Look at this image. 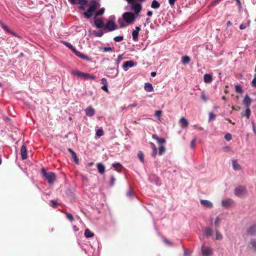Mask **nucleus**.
I'll return each mask as SVG.
<instances>
[{
	"mask_svg": "<svg viewBox=\"0 0 256 256\" xmlns=\"http://www.w3.org/2000/svg\"><path fill=\"white\" fill-rule=\"evenodd\" d=\"M20 154L22 160H26L27 158V150L24 145H22L21 147Z\"/></svg>",
	"mask_w": 256,
	"mask_h": 256,
	"instance_id": "15",
	"label": "nucleus"
},
{
	"mask_svg": "<svg viewBox=\"0 0 256 256\" xmlns=\"http://www.w3.org/2000/svg\"><path fill=\"white\" fill-rule=\"evenodd\" d=\"M66 216L70 222H72L74 220V217L70 213H66Z\"/></svg>",
	"mask_w": 256,
	"mask_h": 256,
	"instance_id": "46",
	"label": "nucleus"
},
{
	"mask_svg": "<svg viewBox=\"0 0 256 256\" xmlns=\"http://www.w3.org/2000/svg\"><path fill=\"white\" fill-rule=\"evenodd\" d=\"M220 2V0H214L210 5V6H214L216 4H218Z\"/></svg>",
	"mask_w": 256,
	"mask_h": 256,
	"instance_id": "52",
	"label": "nucleus"
},
{
	"mask_svg": "<svg viewBox=\"0 0 256 256\" xmlns=\"http://www.w3.org/2000/svg\"><path fill=\"white\" fill-rule=\"evenodd\" d=\"M114 40L116 42H120L124 40V36H116L114 38Z\"/></svg>",
	"mask_w": 256,
	"mask_h": 256,
	"instance_id": "40",
	"label": "nucleus"
},
{
	"mask_svg": "<svg viewBox=\"0 0 256 256\" xmlns=\"http://www.w3.org/2000/svg\"><path fill=\"white\" fill-rule=\"evenodd\" d=\"M216 115L210 112L209 113L208 121L210 122L215 119Z\"/></svg>",
	"mask_w": 256,
	"mask_h": 256,
	"instance_id": "42",
	"label": "nucleus"
},
{
	"mask_svg": "<svg viewBox=\"0 0 256 256\" xmlns=\"http://www.w3.org/2000/svg\"><path fill=\"white\" fill-rule=\"evenodd\" d=\"M252 86L256 88V74L254 76V78L252 81Z\"/></svg>",
	"mask_w": 256,
	"mask_h": 256,
	"instance_id": "51",
	"label": "nucleus"
},
{
	"mask_svg": "<svg viewBox=\"0 0 256 256\" xmlns=\"http://www.w3.org/2000/svg\"><path fill=\"white\" fill-rule=\"evenodd\" d=\"M97 168L98 172L100 174H104L105 172V166L103 164L100 162L98 163L97 164Z\"/></svg>",
	"mask_w": 256,
	"mask_h": 256,
	"instance_id": "19",
	"label": "nucleus"
},
{
	"mask_svg": "<svg viewBox=\"0 0 256 256\" xmlns=\"http://www.w3.org/2000/svg\"><path fill=\"white\" fill-rule=\"evenodd\" d=\"M105 9L104 8H101L99 10L96 11V14L94 15L95 17H98L99 16H101L104 14V12Z\"/></svg>",
	"mask_w": 256,
	"mask_h": 256,
	"instance_id": "29",
	"label": "nucleus"
},
{
	"mask_svg": "<svg viewBox=\"0 0 256 256\" xmlns=\"http://www.w3.org/2000/svg\"><path fill=\"white\" fill-rule=\"evenodd\" d=\"M252 102V99L248 94L246 95L242 101V103L245 107L250 108Z\"/></svg>",
	"mask_w": 256,
	"mask_h": 256,
	"instance_id": "11",
	"label": "nucleus"
},
{
	"mask_svg": "<svg viewBox=\"0 0 256 256\" xmlns=\"http://www.w3.org/2000/svg\"><path fill=\"white\" fill-rule=\"evenodd\" d=\"M95 34L97 36H102L104 34V32L102 30H99L95 32Z\"/></svg>",
	"mask_w": 256,
	"mask_h": 256,
	"instance_id": "56",
	"label": "nucleus"
},
{
	"mask_svg": "<svg viewBox=\"0 0 256 256\" xmlns=\"http://www.w3.org/2000/svg\"><path fill=\"white\" fill-rule=\"evenodd\" d=\"M247 24H242L240 26V30H244L247 27Z\"/></svg>",
	"mask_w": 256,
	"mask_h": 256,
	"instance_id": "63",
	"label": "nucleus"
},
{
	"mask_svg": "<svg viewBox=\"0 0 256 256\" xmlns=\"http://www.w3.org/2000/svg\"><path fill=\"white\" fill-rule=\"evenodd\" d=\"M115 182H116V178H114V176H111L110 178V186H113L114 185V184H115Z\"/></svg>",
	"mask_w": 256,
	"mask_h": 256,
	"instance_id": "43",
	"label": "nucleus"
},
{
	"mask_svg": "<svg viewBox=\"0 0 256 256\" xmlns=\"http://www.w3.org/2000/svg\"><path fill=\"white\" fill-rule=\"evenodd\" d=\"M42 174L50 184H53L56 180V174L52 172H47L44 168H42Z\"/></svg>",
	"mask_w": 256,
	"mask_h": 256,
	"instance_id": "3",
	"label": "nucleus"
},
{
	"mask_svg": "<svg viewBox=\"0 0 256 256\" xmlns=\"http://www.w3.org/2000/svg\"><path fill=\"white\" fill-rule=\"evenodd\" d=\"M68 151L71 154L72 156V158L74 159V161L76 163H77L78 161V160L77 158L76 154V152L72 149H71L70 148H68Z\"/></svg>",
	"mask_w": 256,
	"mask_h": 256,
	"instance_id": "23",
	"label": "nucleus"
},
{
	"mask_svg": "<svg viewBox=\"0 0 256 256\" xmlns=\"http://www.w3.org/2000/svg\"><path fill=\"white\" fill-rule=\"evenodd\" d=\"M108 70L112 71V72H108L106 74V76L110 77L111 78H115L118 74V70L117 68H108Z\"/></svg>",
	"mask_w": 256,
	"mask_h": 256,
	"instance_id": "7",
	"label": "nucleus"
},
{
	"mask_svg": "<svg viewBox=\"0 0 256 256\" xmlns=\"http://www.w3.org/2000/svg\"><path fill=\"white\" fill-rule=\"evenodd\" d=\"M71 48H70V49L71 50H72V52H74L77 56L78 54V53H79L80 52L78 51L73 46H72Z\"/></svg>",
	"mask_w": 256,
	"mask_h": 256,
	"instance_id": "54",
	"label": "nucleus"
},
{
	"mask_svg": "<svg viewBox=\"0 0 256 256\" xmlns=\"http://www.w3.org/2000/svg\"><path fill=\"white\" fill-rule=\"evenodd\" d=\"M94 26L98 28H101L104 26V24L102 20L100 18H98L97 17H94Z\"/></svg>",
	"mask_w": 256,
	"mask_h": 256,
	"instance_id": "9",
	"label": "nucleus"
},
{
	"mask_svg": "<svg viewBox=\"0 0 256 256\" xmlns=\"http://www.w3.org/2000/svg\"><path fill=\"white\" fill-rule=\"evenodd\" d=\"M191 252L187 249H184V256H190Z\"/></svg>",
	"mask_w": 256,
	"mask_h": 256,
	"instance_id": "49",
	"label": "nucleus"
},
{
	"mask_svg": "<svg viewBox=\"0 0 256 256\" xmlns=\"http://www.w3.org/2000/svg\"><path fill=\"white\" fill-rule=\"evenodd\" d=\"M62 42L69 48H72L71 47L72 45L68 42L62 40Z\"/></svg>",
	"mask_w": 256,
	"mask_h": 256,
	"instance_id": "50",
	"label": "nucleus"
},
{
	"mask_svg": "<svg viewBox=\"0 0 256 256\" xmlns=\"http://www.w3.org/2000/svg\"><path fill=\"white\" fill-rule=\"evenodd\" d=\"M112 166L114 168H118V167H122V165L120 162H117V163L113 164H112Z\"/></svg>",
	"mask_w": 256,
	"mask_h": 256,
	"instance_id": "62",
	"label": "nucleus"
},
{
	"mask_svg": "<svg viewBox=\"0 0 256 256\" xmlns=\"http://www.w3.org/2000/svg\"><path fill=\"white\" fill-rule=\"evenodd\" d=\"M235 91L239 94L242 93V89L240 84H236L235 86Z\"/></svg>",
	"mask_w": 256,
	"mask_h": 256,
	"instance_id": "34",
	"label": "nucleus"
},
{
	"mask_svg": "<svg viewBox=\"0 0 256 256\" xmlns=\"http://www.w3.org/2000/svg\"><path fill=\"white\" fill-rule=\"evenodd\" d=\"M77 56L83 60H86V61H90L91 60L90 58V57L80 52L79 53H78V54Z\"/></svg>",
	"mask_w": 256,
	"mask_h": 256,
	"instance_id": "24",
	"label": "nucleus"
},
{
	"mask_svg": "<svg viewBox=\"0 0 256 256\" xmlns=\"http://www.w3.org/2000/svg\"><path fill=\"white\" fill-rule=\"evenodd\" d=\"M157 142H158V143L160 144H162L166 142V140L164 139V138H159L158 140H157Z\"/></svg>",
	"mask_w": 256,
	"mask_h": 256,
	"instance_id": "57",
	"label": "nucleus"
},
{
	"mask_svg": "<svg viewBox=\"0 0 256 256\" xmlns=\"http://www.w3.org/2000/svg\"><path fill=\"white\" fill-rule=\"evenodd\" d=\"M0 26L3 28V30L6 31L7 32L10 33V32L11 31V30H10L8 26L2 21H0Z\"/></svg>",
	"mask_w": 256,
	"mask_h": 256,
	"instance_id": "32",
	"label": "nucleus"
},
{
	"mask_svg": "<svg viewBox=\"0 0 256 256\" xmlns=\"http://www.w3.org/2000/svg\"><path fill=\"white\" fill-rule=\"evenodd\" d=\"M96 134L98 136L100 137L104 134V132H103L102 130L98 129L96 132Z\"/></svg>",
	"mask_w": 256,
	"mask_h": 256,
	"instance_id": "45",
	"label": "nucleus"
},
{
	"mask_svg": "<svg viewBox=\"0 0 256 256\" xmlns=\"http://www.w3.org/2000/svg\"><path fill=\"white\" fill-rule=\"evenodd\" d=\"M190 61V58L188 56H185L182 57V62L184 65L188 64Z\"/></svg>",
	"mask_w": 256,
	"mask_h": 256,
	"instance_id": "26",
	"label": "nucleus"
},
{
	"mask_svg": "<svg viewBox=\"0 0 256 256\" xmlns=\"http://www.w3.org/2000/svg\"><path fill=\"white\" fill-rule=\"evenodd\" d=\"M126 196L130 198L136 197L135 193L130 188L129 190L126 192Z\"/></svg>",
	"mask_w": 256,
	"mask_h": 256,
	"instance_id": "28",
	"label": "nucleus"
},
{
	"mask_svg": "<svg viewBox=\"0 0 256 256\" xmlns=\"http://www.w3.org/2000/svg\"><path fill=\"white\" fill-rule=\"evenodd\" d=\"M84 236L86 237L89 238L92 237L94 236V234L89 229L86 228L84 231Z\"/></svg>",
	"mask_w": 256,
	"mask_h": 256,
	"instance_id": "27",
	"label": "nucleus"
},
{
	"mask_svg": "<svg viewBox=\"0 0 256 256\" xmlns=\"http://www.w3.org/2000/svg\"><path fill=\"white\" fill-rule=\"evenodd\" d=\"M128 4H130V10L132 12H124L122 18H119L118 22L120 28H126L134 23L136 19L139 16L140 13L142 11V5L136 1V0H125Z\"/></svg>",
	"mask_w": 256,
	"mask_h": 256,
	"instance_id": "1",
	"label": "nucleus"
},
{
	"mask_svg": "<svg viewBox=\"0 0 256 256\" xmlns=\"http://www.w3.org/2000/svg\"><path fill=\"white\" fill-rule=\"evenodd\" d=\"M220 220H221V219L218 216H217L216 218V219L214 220V224L216 227H218V226L219 223L220 222Z\"/></svg>",
	"mask_w": 256,
	"mask_h": 256,
	"instance_id": "41",
	"label": "nucleus"
},
{
	"mask_svg": "<svg viewBox=\"0 0 256 256\" xmlns=\"http://www.w3.org/2000/svg\"><path fill=\"white\" fill-rule=\"evenodd\" d=\"M139 32L137 31L134 30L132 32V40L134 41H137L138 40Z\"/></svg>",
	"mask_w": 256,
	"mask_h": 256,
	"instance_id": "31",
	"label": "nucleus"
},
{
	"mask_svg": "<svg viewBox=\"0 0 256 256\" xmlns=\"http://www.w3.org/2000/svg\"><path fill=\"white\" fill-rule=\"evenodd\" d=\"M71 48H70V49L71 50H72V52H74L77 56L78 54V53H79L80 52L78 51L73 46H72Z\"/></svg>",
	"mask_w": 256,
	"mask_h": 256,
	"instance_id": "55",
	"label": "nucleus"
},
{
	"mask_svg": "<svg viewBox=\"0 0 256 256\" xmlns=\"http://www.w3.org/2000/svg\"><path fill=\"white\" fill-rule=\"evenodd\" d=\"M101 83L104 84V85H105V84H108V82H107V80L106 78H102V80H101Z\"/></svg>",
	"mask_w": 256,
	"mask_h": 256,
	"instance_id": "64",
	"label": "nucleus"
},
{
	"mask_svg": "<svg viewBox=\"0 0 256 256\" xmlns=\"http://www.w3.org/2000/svg\"><path fill=\"white\" fill-rule=\"evenodd\" d=\"M201 98L204 102H206V100H208V98L204 93H202L201 95Z\"/></svg>",
	"mask_w": 256,
	"mask_h": 256,
	"instance_id": "59",
	"label": "nucleus"
},
{
	"mask_svg": "<svg viewBox=\"0 0 256 256\" xmlns=\"http://www.w3.org/2000/svg\"><path fill=\"white\" fill-rule=\"evenodd\" d=\"M201 251L203 256H210L212 254V249L204 244L201 247Z\"/></svg>",
	"mask_w": 256,
	"mask_h": 256,
	"instance_id": "6",
	"label": "nucleus"
},
{
	"mask_svg": "<svg viewBox=\"0 0 256 256\" xmlns=\"http://www.w3.org/2000/svg\"><path fill=\"white\" fill-rule=\"evenodd\" d=\"M196 139L194 138L190 142V147L192 148H194L196 146Z\"/></svg>",
	"mask_w": 256,
	"mask_h": 256,
	"instance_id": "60",
	"label": "nucleus"
},
{
	"mask_svg": "<svg viewBox=\"0 0 256 256\" xmlns=\"http://www.w3.org/2000/svg\"><path fill=\"white\" fill-rule=\"evenodd\" d=\"M100 49L104 52H110L113 50L112 48L110 46L100 48Z\"/></svg>",
	"mask_w": 256,
	"mask_h": 256,
	"instance_id": "33",
	"label": "nucleus"
},
{
	"mask_svg": "<svg viewBox=\"0 0 256 256\" xmlns=\"http://www.w3.org/2000/svg\"><path fill=\"white\" fill-rule=\"evenodd\" d=\"M144 90L147 92H152L154 90V88L152 84L146 82L144 84Z\"/></svg>",
	"mask_w": 256,
	"mask_h": 256,
	"instance_id": "18",
	"label": "nucleus"
},
{
	"mask_svg": "<svg viewBox=\"0 0 256 256\" xmlns=\"http://www.w3.org/2000/svg\"><path fill=\"white\" fill-rule=\"evenodd\" d=\"M82 77L85 78H89V79H92V80L96 79V76H94L90 75V74H89L88 73H85V72H84Z\"/></svg>",
	"mask_w": 256,
	"mask_h": 256,
	"instance_id": "30",
	"label": "nucleus"
},
{
	"mask_svg": "<svg viewBox=\"0 0 256 256\" xmlns=\"http://www.w3.org/2000/svg\"><path fill=\"white\" fill-rule=\"evenodd\" d=\"M71 48H70V49L71 50H72V52H74L77 56L78 54V53H79L80 52L78 51L73 46H72Z\"/></svg>",
	"mask_w": 256,
	"mask_h": 256,
	"instance_id": "53",
	"label": "nucleus"
},
{
	"mask_svg": "<svg viewBox=\"0 0 256 256\" xmlns=\"http://www.w3.org/2000/svg\"><path fill=\"white\" fill-rule=\"evenodd\" d=\"M246 193V190L244 186H240L235 188L234 194L238 196H242Z\"/></svg>",
	"mask_w": 256,
	"mask_h": 256,
	"instance_id": "4",
	"label": "nucleus"
},
{
	"mask_svg": "<svg viewBox=\"0 0 256 256\" xmlns=\"http://www.w3.org/2000/svg\"><path fill=\"white\" fill-rule=\"evenodd\" d=\"M58 204V202L55 200H50V206H52L53 208H56Z\"/></svg>",
	"mask_w": 256,
	"mask_h": 256,
	"instance_id": "48",
	"label": "nucleus"
},
{
	"mask_svg": "<svg viewBox=\"0 0 256 256\" xmlns=\"http://www.w3.org/2000/svg\"><path fill=\"white\" fill-rule=\"evenodd\" d=\"M224 138L227 141H230L232 138V134L230 133L226 134L224 136Z\"/></svg>",
	"mask_w": 256,
	"mask_h": 256,
	"instance_id": "44",
	"label": "nucleus"
},
{
	"mask_svg": "<svg viewBox=\"0 0 256 256\" xmlns=\"http://www.w3.org/2000/svg\"><path fill=\"white\" fill-rule=\"evenodd\" d=\"M160 6V4L156 0H152L151 4V8L154 9L158 8Z\"/></svg>",
	"mask_w": 256,
	"mask_h": 256,
	"instance_id": "25",
	"label": "nucleus"
},
{
	"mask_svg": "<svg viewBox=\"0 0 256 256\" xmlns=\"http://www.w3.org/2000/svg\"><path fill=\"white\" fill-rule=\"evenodd\" d=\"M250 243H251V244H252V248L254 250H256V240H252L251 242H250Z\"/></svg>",
	"mask_w": 256,
	"mask_h": 256,
	"instance_id": "47",
	"label": "nucleus"
},
{
	"mask_svg": "<svg viewBox=\"0 0 256 256\" xmlns=\"http://www.w3.org/2000/svg\"><path fill=\"white\" fill-rule=\"evenodd\" d=\"M162 114V111L160 110H156L155 112V116L158 117H160Z\"/></svg>",
	"mask_w": 256,
	"mask_h": 256,
	"instance_id": "61",
	"label": "nucleus"
},
{
	"mask_svg": "<svg viewBox=\"0 0 256 256\" xmlns=\"http://www.w3.org/2000/svg\"><path fill=\"white\" fill-rule=\"evenodd\" d=\"M212 75L210 74H205L204 76V82L206 83L210 82L212 81Z\"/></svg>",
	"mask_w": 256,
	"mask_h": 256,
	"instance_id": "21",
	"label": "nucleus"
},
{
	"mask_svg": "<svg viewBox=\"0 0 256 256\" xmlns=\"http://www.w3.org/2000/svg\"><path fill=\"white\" fill-rule=\"evenodd\" d=\"M135 65L134 62L132 60H128L124 62L122 65V68L124 71H127L128 68L133 67Z\"/></svg>",
	"mask_w": 256,
	"mask_h": 256,
	"instance_id": "10",
	"label": "nucleus"
},
{
	"mask_svg": "<svg viewBox=\"0 0 256 256\" xmlns=\"http://www.w3.org/2000/svg\"><path fill=\"white\" fill-rule=\"evenodd\" d=\"M138 156L140 158V160L142 162H144V156L142 152L141 151L138 152Z\"/></svg>",
	"mask_w": 256,
	"mask_h": 256,
	"instance_id": "38",
	"label": "nucleus"
},
{
	"mask_svg": "<svg viewBox=\"0 0 256 256\" xmlns=\"http://www.w3.org/2000/svg\"><path fill=\"white\" fill-rule=\"evenodd\" d=\"M180 124L183 128H186L188 124V121L184 117L180 119Z\"/></svg>",
	"mask_w": 256,
	"mask_h": 256,
	"instance_id": "20",
	"label": "nucleus"
},
{
	"mask_svg": "<svg viewBox=\"0 0 256 256\" xmlns=\"http://www.w3.org/2000/svg\"><path fill=\"white\" fill-rule=\"evenodd\" d=\"M98 4L96 1H92L90 2L88 10L84 14L85 18L90 19L92 16H94L98 7Z\"/></svg>",
	"mask_w": 256,
	"mask_h": 256,
	"instance_id": "2",
	"label": "nucleus"
},
{
	"mask_svg": "<svg viewBox=\"0 0 256 256\" xmlns=\"http://www.w3.org/2000/svg\"><path fill=\"white\" fill-rule=\"evenodd\" d=\"M72 4H79L80 5L85 6L88 2L87 0H68Z\"/></svg>",
	"mask_w": 256,
	"mask_h": 256,
	"instance_id": "16",
	"label": "nucleus"
},
{
	"mask_svg": "<svg viewBox=\"0 0 256 256\" xmlns=\"http://www.w3.org/2000/svg\"><path fill=\"white\" fill-rule=\"evenodd\" d=\"M101 88L104 90L105 92H108V84H105V85H103Z\"/></svg>",
	"mask_w": 256,
	"mask_h": 256,
	"instance_id": "58",
	"label": "nucleus"
},
{
	"mask_svg": "<svg viewBox=\"0 0 256 256\" xmlns=\"http://www.w3.org/2000/svg\"><path fill=\"white\" fill-rule=\"evenodd\" d=\"M247 232L250 235L256 234V223L252 224L247 230Z\"/></svg>",
	"mask_w": 256,
	"mask_h": 256,
	"instance_id": "14",
	"label": "nucleus"
},
{
	"mask_svg": "<svg viewBox=\"0 0 256 256\" xmlns=\"http://www.w3.org/2000/svg\"><path fill=\"white\" fill-rule=\"evenodd\" d=\"M232 168L235 170H241V166L238 163L237 160H232Z\"/></svg>",
	"mask_w": 256,
	"mask_h": 256,
	"instance_id": "17",
	"label": "nucleus"
},
{
	"mask_svg": "<svg viewBox=\"0 0 256 256\" xmlns=\"http://www.w3.org/2000/svg\"><path fill=\"white\" fill-rule=\"evenodd\" d=\"M166 150V148L163 146H160L158 148V154L159 155H162Z\"/></svg>",
	"mask_w": 256,
	"mask_h": 256,
	"instance_id": "37",
	"label": "nucleus"
},
{
	"mask_svg": "<svg viewBox=\"0 0 256 256\" xmlns=\"http://www.w3.org/2000/svg\"><path fill=\"white\" fill-rule=\"evenodd\" d=\"M200 202L202 205L206 208H213L212 203L208 200H200Z\"/></svg>",
	"mask_w": 256,
	"mask_h": 256,
	"instance_id": "13",
	"label": "nucleus"
},
{
	"mask_svg": "<svg viewBox=\"0 0 256 256\" xmlns=\"http://www.w3.org/2000/svg\"><path fill=\"white\" fill-rule=\"evenodd\" d=\"M216 238L217 240H221L222 239V234L218 232V230H216Z\"/></svg>",
	"mask_w": 256,
	"mask_h": 256,
	"instance_id": "39",
	"label": "nucleus"
},
{
	"mask_svg": "<svg viewBox=\"0 0 256 256\" xmlns=\"http://www.w3.org/2000/svg\"><path fill=\"white\" fill-rule=\"evenodd\" d=\"M72 74L82 77L84 72L78 70H72Z\"/></svg>",
	"mask_w": 256,
	"mask_h": 256,
	"instance_id": "36",
	"label": "nucleus"
},
{
	"mask_svg": "<svg viewBox=\"0 0 256 256\" xmlns=\"http://www.w3.org/2000/svg\"><path fill=\"white\" fill-rule=\"evenodd\" d=\"M118 28L114 22L112 20H108L105 25L104 29L108 30V31H113Z\"/></svg>",
	"mask_w": 256,
	"mask_h": 256,
	"instance_id": "5",
	"label": "nucleus"
},
{
	"mask_svg": "<svg viewBox=\"0 0 256 256\" xmlns=\"http://www.w3.org/2000/svg\"><path fill=\"white\" fill-rule=\"evenodd\" d=\"M84 112L86 115L90 117L94 116L95 114V110L91 106L86 108Z\"/></svg>",
	"mask_w": 256,
	"mask_h": 256,
	"instance_id": "12",
	"label": "nucleus"
},
{
	"mask_svg": "<svg viewBox=\"0 0 256 256\" xmlns=\"http://www.w3.org/2000/svg\"><path fill=\"white\" fill-rule=\"evenodd\" d=\"M246 108V109L245 110V115H246V117L247 119H249L250 116L251 111H250V108Z\"/></svg>",
	"mask_w": 256,
	"mask_h": 256,
	"instance_id": "35",
	"label": "nucleus"
},
{
	"mask_svg": "<svg viewBox=\"0 0 256 256\" xmlns=\"http://www.w3.org/2000/svg\"><path fill=\"white\" fill-rule=\"evenodd\" d=\"M213 231L212 229L210 227H206L205 228V236L206 237H210L212 236Z\"/></svg>",
	"mask_w": 256,
	"mask_h": 256,
	"instance_id": "22",
	"label": "nucleus"
},
{
	"mask_svg": "<svg viewBox=\"0 0 256 256\" xmlns=\"http://www.w3.org/2000/svg\"><path fill=\"white\" fill-rule=\"evenodd\" d=\"M234 203V201L230 198L224 200L222 202V205L225 208H230Z\"/></svg>",
	"mask_w": 256,
	"mask_h": 256,
	"instance_id": "8",
	"label": "nucleus"
}]
</instances>
